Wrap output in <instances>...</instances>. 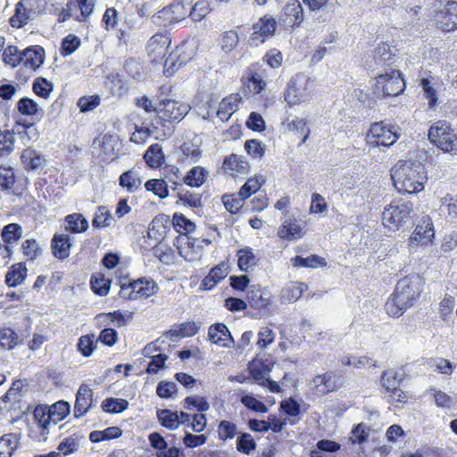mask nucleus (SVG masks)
Masks as SVG:
<instances>
[{
  "label": "nucleus",
  "instance_id": "obj_1",
  "mask_svg": "<svg viewBox=\"0 0 457 457\" xmlns=\"http://www.w3.org/2000/svg\"><path fill=\"white\" fill-rule=\"evenodd\" d=\"M424 281L419 274L401 278L385 304L386 312L391 317H400L419 299Z\"/></svg>",
  "mask_w": 457,
  "mask_h": 457
},
{
  "label": "nucleus",
  "instance_id": "obj_2",
  "mask_svg": "<svg viewBox=\"0 0 457 457\" xmlns=\"http://www.w3.org/2000/svg\"><path fill=\"white\" fill-rule=\"evenodd\" d=\"M391 177L395 187L408 194L423 190L428 179L425 167L416 161L398 162L391 170Z\"/></svg>",
  "mask_w": 457,
  "mask_h": 457
},
{
  "label": "nucleus",
  "instance_id": "obj_3",
  "mask_svg": "<svg viewBox=\"0 0 457 457\" xmlns=\"http://www.w3.org/2000/svg\"><path fill=\"white\" fill-rule=\"evenodd\" d=\"M414 216L413 204L404 198H395L385 206L382 223L389 230H398L410 223Z\"/></svg>",
  "mask_w": 457,
  "mask_h": 457
},
{
  "label": "nucleus",
  "instance_id": "obj_4",
  "mask_svg": "<svg viewBox=\"0 0 457 457\" xmlns=\"http://www.w3.org/2000/svg\"><path fill=\"white\" fill-rule=\"evenodd\" d=\"M315 79L302 73L296 74L287 84L285 101L290 106L310 101L315 94Z\"/></svg>",
  "mask_w": 457,
  "mask_h": 457
},
{
  "label": "nucleus",
  "instance_id": "obj_5",
  "mask_svg": "<svg viewBox=\"0 0 457 457\" xmlns=\"http://www.w3.org/2000/svg\"><path fill=\"white\" fill-rule=\"evenodd\" d=\"M430 142L446 153L457 151V133L444 121H437L428 130Z\"/></svg>",
  "mask_w": 457,
  "mask_h": 457
},
{
  "label": "nucleus",
  "instance_id": "obj_6",
  "mask_svg": "<svg viewBox=\"0 0 457 457\" xmlns=\"http://www.w3.org/2000/svg\"><path fill=\"white\" fill-rule=\"evenodd\" d=\"M195 54V42H184L165 59L163 73L166 76H171L181 65L192 60Z\"/></svg>",
  "mask_w": 457,
  "mask_h": 457
},
{
  "label": "nucleus",
  "instance_id": "obj_7",
  "mask_svg": "<svg viewBox=\"0 0 457 457\" xmlns=\"http://www.w3.org/2000/svg\"><path fill=\"white\" fill-rule=\"evenodd\" d=\"M342 375L335 370H328L316 375L309 383L311 390L318 396H324L339 390L343 386Z\"/></svg>",
  "mask_w": 457,
  "mask_h": 457
},
{
  "label": "nucleus",
  "instance_id": "obj_8",
  "mask_svg": "<svg viewBox=\"0 0 457 457\" xmlns=\"http://www.w3.org/2000/svg\"><path fill=\"white\" fill-rule=\"evenodd\" d=\"M376 89L388 96H397L405 88V83L402 73L394 69L379 74L376 79Z\"/></svg>",
  "mask_w": 457,
  "mask_h": 457
},
{
  "label": "nucleus",
  "instance_id": "obj_9",
  "mask_svg": "<svg viewBox=\"0 0 457 457\" xmlns=\"http://www.w3.org/2000/svg\"><path fill=\"white\" fill-rule=\"evenodd\" d=\"M399 138L397 129L384 122L373 123L367 135V141L377 146H390Z\"/></svg>",
  "mask_w": 457,
  "mask_h": 457
},
{
  "label": "nucleus",
  "instance_id": "obj_10",
  "mask_svg": "<svg viewBox=\"0 0 457 457\" xmlns=\"http://www.w3.org/2000/svg\"><path fill=\"white\" fill-rule=\"evenodd\" d=\"M434 237L433 222L428 217L422 219L409 238L410 252L414 253L420 246L424 247L430 245Z\"/></svg>",
  "mask_w": 457,
  "mask_h": 457
},
{
  "label": "nucleus",
  "instance_id": "obj_11",
  "mask_svg": "<svg viewBox=\"0 0 457 457\" xmlns=\"http://www.w3.org/2000/svg\"><path fill=\"white\" fill-rule=\"evenodd\" d=\"M190 106L172 99H164L157 106V113L163 121H180L189 112Z\"/></svg>",
  "mask_w": 457,
  "mask_h": 457
},
{
  "label": "nucleus",
  "instance_id": "obj_12",
  "mask_svg": "<svg viewBox=\"0 0 457 457\" xmlns=\"http://www.w3.org/2000/svg\"><path fill=\"white\" fill-rule=\"evenodd\" d=\"M39 0H21L15 8V13L10 18L12 27L21 28L29 21L35 19L38 11Z\"/></svg>",
  "mask_w": 457,
  "mask_h": 457
},
{
  "label": "nucleus",
  "instance_id": "obj_13",
  "mask_svg": "<svg viewBox=\"0 0 457 457\" xmlns=\"http://www.w3.org/2000/svg\"><path fill=\"white\" fill-rule=\"evenodd\" d=\"M434 21L444 31L457 29V3L448 2L442 9L435 11Z\"/></svg>",
  "mask_w": 457,
  "mask_h": 457
},
{
  "label": "nucleus",
  "instance_id": "obj_14",
  "mask_svg": "<svg viewBox=\"0 0 457 457\" xmlns=\"http://www.w3.org/2000/svg\"><path fill=\"white\" fill-rule=\"evenodd\" d=\"M187 15V6L180 1H175L161 10L155 19H160V24L166 27L185 20Z\"/></svg>",
  "mask_w": 457,
  "mask_h": 457
},
{
  "label": "nucleus",
  "instance_id": "obj_15",
  "mask_svg": "<svg viewBox=\"0 0 457 457\" xmlns=\"http://www.w3.org/2000/svg\"><path fill=\"white\" fill-rule=\"evenodd\" d=\"M303 18V10L298 0L288 1L278 15V21L285 28L299 26Z\"/></svg>",
  "mask_w": 457,
  "mask_h": 457
},
{
  "label": "nucleus",
  "instance_id": "obj_16",
  "mask_svg": "<svg viewBox=\"0 0 457 457\" xmlns=\"http://www.w3.org/2000/svg\"><path fill=\"white\" fill-rule=\"evenodd\" d=\"M170 39L163 34L154 35L147 42L146 52L153 62L162 61L167 54Z\"/></svg>",
  "mask_w": 457,
  "mask_h": 457
},
{
  "label": "nucleus",
  "instance_id": "obj_17",
  "mask_svg": "<svg viewBox=\"0 0 457 457\" xmlns=\"http://www.w3.org/2000/svg\"><path fill=\"white\" fill-rule=\"evenodd\" d=\"M277 27L276 20L269 15L262 17L253 26V32L251 35L250 40L255 45L258 42H264L265 38L274 34Z\"/></svg>",
  "mask_w": 457,
  "mask_h": 457
},
{
  "label": "nucleus",
  "instance_id": "obj_18",
  "mask_svg": "<svg viewBox=\"0 0 457 457\" xmlns=\"http://www.w3.org/2000/svg\"><path fill=\"white\" fill-rule=\"evenodd\" d=\"M173 174L176 179H179V182H174L175 185H181L184 183L191 187H200L205 182L208 171L202 166H195L183 177L180 176L181 174L178 168H175Z\"/></svg>",
  "mask_w": 457,
  "mask_h": 457
},
{
  "label": "nucleus",
  "instance_id": "obj_19",
  "mask_svg": "<svg viewBox=\"0 0 457 457\" xmlns=\"http://www.w3.org/2000/svg\"><path fill=\"white\" fill-rule=\"evenodd\" d=\"M247 301L254 309H265L271 304V295L269 291L259 285H252L247 291Z\"/></svg>",
  "mask_w": 457,
  "mask_h": 457
},
{
  "label": "nucleus",
  "instance_id": "obj_20",
  "mask_svg": "<svg viewBox=\"0 0 457 457\" xmlns=\"http://www.w3.org/2000/svg\"><path fill=\"white\" fill-rule=\"evenodd\" d=\"M420 86L429 108H435L438 104V92L442 87V81L434 77L422 78Z\"/></svg>",
  "mask_w": 457,
  "mask_h": 457
},
{
  "label": "nucleus",
  "instance_id": "obj_21",
  "mask_svg": "<svg viewBox=\"0 0 457 457\" xmlns=\"http://www.w3.org/2000/svg\"><path fill=\"white\" fill-rule=\"evenodd\" d=\"M71 246V237L68 234L56 233L51 240L52 253L59 260H65L70 256Z\"/></svg>",
  "mask_w": 457,
  "mask_h": 457
},
{
  "label": "nucleus",
  "instance_id": "obj_22",
  "mask_svg": "<svg viewBox=\"0 0 457 457\" xmlns=\"http://www.w3.org/2000/svg\"><path fill=\"white\" fill-rule=\"evenodd\" d=\"M93 391L87 385H81L76 395L74 404V416H83L92 407Z\"/></svg>",
  "mask_w": 457,
  "mask_h": 457
},
{
  "label": "nucleus",
  "instance_id": "obj_23",
  "mask_svg": "<svg viewBox=\"0 0 457 457\" xmlns=\"http://www.w3.org/2000/svg\"><path fill=\"white\" fill-rule=\"evenodd\" d=\"M208 337L212 343L222 347H230L234 343L227 326L223 323H216L209 328Z\"/></svg>",
  "mask_w": 457,
  "mask_h": 457
},
{
  "label": "nucleus",
  "instance_id": "obj_24",
  "mask_svg": "<svg viewBox=\"0 0 457 457\" xmlns=\"http://www.w3.org/2000/svg\"><path fill=\"white\" fill-rule=\"evenodd\" d=\"M222 169L225 173L232 177H237L247 174L249 164L238 155L232 154L224 159Z\"/></svg>",
  "mask_w": 457,
  "mask_h": 457
},
{
  "label": "nucleus",
  "instance_id": "obj_25",
  "mask_svg": "<svg viewBox=\"0 0 457 457\" xmlns=\"http://www.w3.org/2000/svg\"><path fill=\"white\" fill-rule=\"evenodd\" d=\"M241 96L238 94H232L220 103L216 112L217 117L222 121H228L231 115L237 111Z\"/></svg>",
  "mask_w": 457,
  "mask_h": 457
},
{
  "label": "nucleus",
  "instance_id": "obj_26",
  "mask_svg": "<svg viewBox=\"0 0 457 457\" xmlns=\"http://www.w3.org/2000/svg\"><path fill=\"white\" fill-rule=\"evenodd\" d=\"M278 235L280 238L292 241L301 238L303 232L298 220L293 217H288L278 228Z\"/></svg>",
  "mask_w": 457,
  "mask_h": 457
},
{
  "label": "nucleus",
  "instance_id": "obj_27",
  "mask_svg": "<svg viewBox=\"0 0 457 457\" xmlns=\"http://www.w3.org/2000/svg\"><path fill=\"white\" fill-rule=\"evenodd\" d=\"M94 7L95 0H75L68 5L69 15L81 21L93 12Z\"/></svg>",
  "mask_w": 457,
  "mask_h": 457
},
{
  "label": "nucleus",
  "instance_id": "obj_28",
  "mask_svg": "<svg viewBox=\"0 0 457 457\" xmlns=\"http://www.w3.org/2000/svg\"><path fill=\"white\" fill-rule=\"evenodd\" d=\"M45 50L39 46H32L22 51L23 65L35 70L44 62Z\"/></svg>",
  "mask_w": 457,
  "mask_h": 457
},
{
  "label": "nucleus",
  "instance_id": "obj_29",
  "mask_svg": "<svg viewBox=\"0 0 457 457\" xmlns=\"http://www.w3.org/2000/svg\"><path fill=\"white\" fill-rule=\"evenodd\" d=\"M1 237L6 244L5 251L10 255L12 253L11 246L17 244L22 237V228L17 223L7 224L3 228Z\"/></svg>",
  "mask_w": 457,
  "mask_h": 457
},
{
  "label": "nucleus",
  "instance_id": "obj_30",
  "mask_svg": "<svg viewBox=\"0 0 457 457\" xmlns=\"http://www.w3.org/2000/svg\"><path fill=\"white\" fill-rule=\"evenodd\" d=\"M64 222L65 230L71 233H82L88 228V221L81 213L74 212L67 215Z\"/></svg>",
  "mask_w": 457,
  "mask_h": 457
},
{
  "label": "nucleus",
  "instance_id": "obj_31",
  "mask_svg": "<svg viewBox=\"0 0 457 457\" xmlns=\"http://www.w3.org/2000/svg\"><path fill=\"white\" fill-rule=\"evenodd\" d=\"M237 265L243 271H248L257 265L259 258L253 253L251 247H245L237 251Z\"/></svg>",
  "mask_w": 457,
  "mask_h": 457
},
{
  "label": "nucleus",
  "instance_id": "obj_32",
  "mask_svg": "<svg viewBox=\"0 0 457 457\" xmlns=\"http://www.w3.org/2000/svg\"><path fill=\"white\" fill-rule=\"evenodd\" d=\"M129 282L136 299L140 297L147 298L155 294L158 288L154 282L144 279Z\"/></svg>",
  "mask_w": 457,
  "mask_h": 457
},
{
  "label": "nucleus",
  "instance_id": "obj_33",
  "mask_svg": "<svg viewBox=\"0 0 457 457\" xmlns=\"http://www.w3.org/2000/svg\"><path fill=\"white\" fill-rule=\"evenodd\" d=\"M404 378V371L403 368L390 369L383 372L381 377L382 386L390 391L392 388L398 387Z\"/></svg>",
  "mask_w": 457,
  "mask_h": 457
},
{
  "label": "nucleus",
  "instance_id": "obj_34",
  "mask_svg": "<svg viewBox=\"0 0 457 457\" xmlns=\"http://www.w3.org/2000/svg\"><path fill=\"white\" fill-rule=\"evenodd\" d=\"M144 159L151 168H159L164 163L165 156L159 144L151 145L144 154Z\"/></svg>",
  "mask_w": 457,
  "mask_h": 457
},
{
  "label": "nucleus",
  "instance_id": "obj_35",
  "mask_svg": "<svg viewBox=\"0 0 457 457\" xmlns=\"http://www.w3.org/2000/svg\"><path fill=\"white\" fill-rule=\"evenodd\" d=\"M18 111L23 114L28 116H33L37 119H40L43 116V110L38 105V104L29 97H22L17 103Z\"/></svg>",
  "mask_w": 457,
  "mask_h": 457
},
{
  "label": "nucleus",
  "instance_id": "obj_36",
  "mask_svg": "<svg viewBox=\"0 0 457 457\" xmlns=\"http://www.w3.org/2000/svg\"><path fill=\"white\" fill-rule=\"evenodd\" d=\"M27 276V268L22 263L13 264L5 276V282L9 287H16L23 283Z\"/></svg>",
  "mask_w": 457,
  "mask_h": 457
},
{
  "label": "nucleus",
  "instance_id": "obj_37",
  "mask_svg": "<svg viewBox=\"0 0 457 457\" xmlns=\"http://www.w3.org/2000/svg\"><path fill=\"white\" fill-rule=\"evenodd\" d=\"M306 286L300 282H291L281 292V301L283 303H294L303 295Z\"/></svg>",
  "mask_w": 457,
  "mask_h": 457
},
{
  "label": "nucleus",
  "instance_id": "obj_38",
  "mask_svg": "<svg viewBox=\"0 0 457 457\" xmlns=\"http://www.w3.org/2000/svg\"><path fill=\"white\" fill-rule=\"evenodd\" d=\"M264 183L265 179L262 175L251 177L241 187L238 195L241 196V199H247L256 193Z\"/></svg>",
  "mask_w": 457,
  "mask_h": 457
},
{
  "label": "nucleus",
  "instance_id": "obj_39",
  "mask_svg": "<svg viewBox=\"0 0 457 457\" xmlns=\"http://www.w3.org/2000/svg\"><path fill=\"white\" fill-rule=\"evenodd\" d=\"M114 221V217L108 208L106 206H99L92 220V225L95 228H103L112 226Z\"/></svg>",
  "mask_w": 457,
  "mask_h": 457
},
{
  "label": "nucleus",
  "instance_id": "obj_40",
  "mask_svg": "<svg viewBox=\"0 0 457 457\" xmlns=\"http://www.w3.org/2000/svg\"><path fill=\"white\" fill-rule=\"evenodd\" d=\"M120 186L126 188L129 192H136L141 187L142 180L138 174L130 170L123 172L119 179Z\"/></svg>",
  "mask_w": 457,
  "mask_h": 457
},
{
  "label": "nucleus",
  "instance_id": "obj_41",
  "mask_svg": "<svg viewBox=\"0 0 457 457\" xmlns=\"http://www.w3.org/2000/svg\"><path fill=\"white\" fill-rule=\"evenodd\" d=\"M395 54L391 53L390 47L386 43L379 44L374 53V62L378 66L386 67L393 63Z\"/></svg>",
  "mask_w": 457,
  "mask_h": 457
},
{
  "label": "nucleus",
  "instance_id": "obj_42",
  "mask_svg": "<svg viewBox=\"0 0 457 457\" xmlns=\"http://www.w3.org/2000/svg\"><path fill=\"white\" fill-rule=\"evenodd\" d=\"M21 158L26 169L28 170H36L39 168L45 161L41 154L31 148H27L24 150Z\"/></svg>",
  "mask_w": 457,
  "mask_h": 457
},
{
  "label": "nucleus",
  "instance_id": "obj_43",
  "mask_svg": "<svg viewBox=\"0 0 457 457\" xmlns=\"http://www.w3.org/2000/svg\"><path fill=\"white\" fill-rule=\"evenodd\" d=\"M15 142L16 138L13 130L2 131L0 129V155H10L14 150Z\"/></svg>",
  "mask_w": 457,
  "mask_h": 457
},
{
  "label": "nucleus",
  "instance_id": "obj_44",
  "mask_svg": "<svg viewBox=\"0 0 457 457\" xmlns=\"http://www.w3.org/2000/svg\"><path fill=\"white\" fill-rule=\"evenodd\" d=\"M157 418L163 427L171 430L176 429L179 425V414L177 411H172L168 409L159 410L157 411Z\"/></svg>",
  "mask_w": 457,
  "mask_h": 457
},
{
  "label": "nucleus",
  "instance_id": "obj_45",
  "mask_svg": "<svg viewBox=\"0 0 457 457\" xmlns=\"http://www.w3.org/2000/svg\"><path fill=\"white\" fill-rule=\"evenodd\" d=\"M18 447V438L15 434H5L0 437V457H11Z\"/></svg>",
  "mask_w": 457,
  "mask_h": 457
},
{
  "label": "nucleus",
  "instance_id": "obj_46",
  "mask_svg": "<svg viewBox=\"0 0 457 457\" xmlns=\"http://www.w3.org/2000/svg\"><path fill=\"white\" fill-rule=\"evenodd\" d=\"M2 59L5 64L14 68L23 62L22 51L17 46H8L3 51Z\"/></svg>",
  "mask_w": 457,
  "mask_h": 457
},
{
  "label": "nucleus",
  "instance_id": "obj_47",
  "mask_svg": "<svg viewBox=\"0 0 457 457\" xmlns=\"http://www.w3.org/2000/svg\"><path fill=\"white\" fill-rule=\"evenodd\" d=\"M129 402L121 398H106L102 403V409L105 412L120 413L128 409Z\"/></svg>",
  "mask_w": 457,
  "mask_h": 457
},
{
  "label": "nucleus",
  "instance_id": "obj_48",
  "mask_svg": "<svg viewBox=\"0 0 457 457\" xmlns=\"http://www.w3.org/2000/svg\"><path fill=\"white\" fill-rule=\"evenodd\" d=\"M292 261L295 267L317 268L326 266L325 259L316 254H312L306 258L295 256Z\"/></svg>",
  "mask_w": 457,
  "mask_h": 457
},
{
  "label": "nucleus",
  "instance_id": "obj_49",
  "mask_svg": "<svg viewBox=\"0 0 457 457\" xmlns=\"http://www.w3.org/2000/svg\"><path fill=\"white\" fill-rule=\"evenodd\" d=\"M172 223L175 229L180 234L192 233L195 229V223L181 213H175L173 215Z\"/></svg>",
  "mask_w": 457,
  "mask_h": 457
},
{
  "label": "nucleus",
  "instance_id": "obj_50",
  "mask_svg": "<svg viewBox=\"0 0 457 457\" xmlns=\"http://www.w3.org/2000/svg\"><path fill=\"white\" fill-rule=\"evenodd\" d=\"M238 34L235 30L225 31L219 39V45L225 53H230L238 44Z\"/></svg>",
  "mask_w": 457,
  "mask_h": 457
},
{
  "label": "nucleus",
  "instance_id": "obj_51",
  "mask_svg": "<svg viewBox=\"0 0 457 457\" xmlns=\"http://www.w3.org/2000/svg\"><path fill=\"white\" fill-rule=\"evenodd\" d=\"M145 187L147 191L153 192L160 198H166L169 195L168 185L163 179H149L145 182Z\"/></svg>",
  "mask_w": 457,
  "mask_h": 457
},
{
  "label": "nucleus",
  "instance_id": "obj_52",
  "mask_svg": "<svg viewBox=\"0 0 457 457\" xmlns=\"http://www.w3.org/2000/svg\"><path fill=\"white\" fill-rule=\"evenodd\" d=\"M49 409L51 414L52 422L57 424V422L63 420L66 415L70 412V404L67 402L60 401L53 404Z\"/></svg>",
  "mask_w": 457,
  "mask_h": 457
},
{
  "label": "nucleus",
  "instance_id": "obj_53",
  "mask_svg": "<svg viewBox=\"0 0 457 457\" xmlns=\"http://www.w3.org/2000/svg\"><path fill=\"white\" fill-rule=\"evenodd\" d=\"M91 288L98 295L104 296L109 293L111 281L102 274L91 278Z\"/></svg>",
  "mask_w": 457,
  "mask_h": 457
},
{
  "label": "nucleus",
  "instance_id": "obj_54",
  "mask_svg": "<svg viewBox=\"0 0 457 457\" xmlns=\"http://www.w3.org/2000/svg\"><path fill=\"white\" fill-rule=\"evenodd\" d=\"M370 427L361 422L356 425L351 432L350 441L353 444H363L368 440L370 436Z\"/></svg>",
  "mask_w": 457,
  "mask_h": 457
},
{
  "label": "nucleus",
  "instance_id": "obj_55",
  "mask_svg": "<svg viewBox=\"0 0 457 457\" xmlns=\"http://www.w3.org/2000/svg\"><path fill=\"white\" fill-rule=\"evenodd\" d=\"M187 8L188 15L195 21H202L211 10L209 4L206 0H200L196 2L193 7Z\"/></svg>",
  "mask_w": 457,
  "mask_h": 457
},
{
  "label": "nucleus",
  "instance_id": "obj_56",
  "mask_svg": "<svg viewBox=\"0 0 457 457\" xmlns=\"http://www.w3.org/2000/svg\"><path fill=\"white\" fill-rule=\"evenodd\" d=\"M180 151L185 160L196 162L201 158L202 152L197 145L192 142H185L180 146Z\"/></svg>",
  "mask_w": 457,
  "mask_h": 457
},
{
  "label": "nucleus",
  "instance_id": "obj_57",
  "mask_svg": "<svg viewBox=\"0 0 457 457\" xmlns=\"http://www.w3.org/2000/svg\"><path fill=\"white\" fill-rule=\"evenodd\" d=\"M240 402L247 409L256 412L266 413L268 407L261 401L256 399L253 394L245 395L241 397Z\"/></svg>",
  "mask_w": 457,
  "mask_h": 457
},
{
  "label": "nucleus",
  "instance_id": "obj_58",
  "mask_svg": "<svg viewBox=\"0 0 457 457\" xmlns=\"http://www.w3.org/2000/svg\"><path fill=\"white\" fill-rule=\"evenodd\" d=\"M237 434V425L228 420H221L218 426V436L222 441L232 439Z\"/></svg>",
  "mask_w": 457,
  "mask_h": 457
},
{
  "label": "nucleus",
  "instance_id": "obj_59",
  "mask_svg": "<svg viewBox=\"0 0 457 457\" xmlns=\"http://www.w3.org/2000/svg\"><path fill=\"white\" fill-rule=\"evenodd\" d=\"M34 419L37 421V425L42 428L43 433L47 430L48 426L52 422L51 414L49 413V409L43 406H37L34 410L33 413Z\"/></svg>",
  "mask_w": 457,
  "mask_h": 457
},
{
  "label": "nucleus",
  "instance_id": "obj_60",
  "mask_svg": "<svg viewBox=\"0 0 457 457\" xmlns=\"http://www.w3.org/2000/svg\"><path fill=\"white\" fill-rule=\"evenodd\" d=\"M80 45V39L75 35H68L61 44L60 53L62 56H68L74 53Z\"/></svg>",
  "mask_w": 457,
  "mask_h": 457
},
{
  "label": "nucleus",
  "instance_id": "obj_61",
  "mask_svg": "<svg viewBox=\"0 0 457 457\" xmlns=\"http://www.w3.org/2000/svg\"><path fill=\"white\" fill-rule=\"evenodd\" d=\"M256 448V443L253 436L248 433H243L237 440V450L239 453L249 454Z\"/></svg>",
  "mask_w": 457,
  "mask_h": 457
},
{
  "label": "nucleus",
  "instance_id": "obj_62",
  "mask_svg": "<svg viewBox=\"0 0 457 457\" xmlns=\"http://www.w3.org/2000/svg\"><path fill=\"white\" fill-rule=\"evenodd\" d=\"M198 331V327L195 322H185L179 325L177 328L170 329L171 337H186L195 335Z\"/></svg>",
  "mask_w": 457,
  "mask_h": 457
},
{
  "label": "nucleus",
  "instance_id": "obj_63",
  "mask_svg": "<svg viewBox=\"0 0 457 457\" xmlns=\"http://www.w3.org/2000/svg\"><path fill=\"white\" fill-rule=\"evenodd\" d=\"M96 348V341L94 335L82 336L79 339L78 349L85 357H88L93 353Z\"/></svg>",
  "mask_w": 457,
  "mask_h": 457
},
{
  "label": "nucleus",
  "instance_id": "obj_64",
  "mask_svg": "<svg viewBox=\"0 0 457 457\" xmlns=\"http://www.w3.org/2000/svg\"><path fill=\"white\" fill-rule=\"evenodd\" d=\"M52 90L53 85L47 79L44 78H37L35 79L33 83V91L37 96L46 99Z\"/></svg>",
  "mask_w": 457,
  "mask_h": 457
}]
</instances>
